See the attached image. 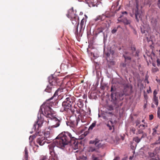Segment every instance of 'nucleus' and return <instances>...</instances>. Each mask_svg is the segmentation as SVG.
Returning <instances> with one entry per match:
<instances>
[{"instance_id":"obj_1","label":"nucleus","mask_w":160,"mask_h":160,"mask_svg":"<svg viewBox=\"0 0 160 160\" xmlns=\"http://www.w3.org/2000/svg\"><path fill=\"white\" fill-rule=\"evenodd\" d=\"M75 132L73 131L62 133L59 135L54 140L53 142L48 147L50 153L52 155H57L58 154L59 148H62L70 142L74 144L75 149L78 148V142L74 139Z\"/></svg>"},{"instance_id":"obj_2","label":"nucleus","mask_w":160,"mask_h":160,"mask_svg":"<svg viewBox=\"0 0 160 160\" xmlns=\"http://www.w3.org/2000/svg\"><path fill=\"white\" fill-rule=\"evenodd\" d=\"M51 108L45 105H43L40 107L39 112L47 117L50 118H52L53 117L51 112Z\"/></svg>"},{"instance_id":"obj_3","label":"nucleus","mask_w":160,"mask_h":160,"mask_svg":"<svg viewBox=\"0 0 160 160\" xmlns=\"http://www.w3.org/2000/svg\"><path fill=\"white\" fill-rule=\"evenodd\" d=\"M42 120L41 119H40L38 118L36 122L34 124L33 127L34 130H36V132H36L35 134L32 136H31L29 137L30 139H32L33 140L35 138L36 136H39V127H41L42 126Z\"/></svg>"},{"instance_id":"obj_4","label":"nucleus","mask_w":160,"mask_h":160,"mask_svg":"<svg viewBox=\"0 0 160 160\" xmlns=\"http://www.w3.org/2000/svg\"><path fill=\"white\" fill-rule=\"evenodd\" d=\"M71 107V102L70 97H67L62 104V108L60 111L63 112L64 111H67Z\"/></svg>"},{"instance_id":"obj_5","label":"nucleus","mask_w":160,"mask_h":160,"mask_svg":"<svg viewBox=\"0 0 160 160\" xmlns=\"http://www.w3.org/2000/svg\"><path fill=\"white\" fill-rule=\"evenodd\" d=\"M123 95V94L121 93H120L118 92H117L115 94H113L112 93L111 94V98H112V101L113 102V103L115 104H117L119 102V101L121 100L120 99L118 98V95L119 97H122Z\"/></svg>"},{"instance_id":"obj_6","label":"nucleus","mask_w":160,"mask_h":160,"mask_svg":"<svg viewBox=\"0 0 160 160\" xmlns=\"http://www.w3.org/2000/svg\"><path fill=\"white\" fill-rule=\"evenodd\" d=\"M51 119V120L50 121V123L52 128H56L60 126L61 122L60 120L54 117Z\"/></svg>"},{"instance_id":"obj_7","label":"nucleus","mask_w":160,"mask_h":160,"mask_svg":"<svg viewBox=\"0 0 160 160\" xmlns=\"http://www.w3.org/2000/svg\"><path fill=\"white\" fill-rule=\"evenodd\" d=\"M151 23L153 29L157 31L160 28L156 17H151L150 18Z\"/></svg>"},{"instance_id":"obj_8","label":"nucleus","mask_w":160,"mask_h":160,"mask_svg":"<svg viewBox=\"0 0 160 160\" xmlns=\"http://www.w3.org/2000/svg\"><path fill=\"white\" fill-rule=\"evenodd\" d=\"M49 82L51 86H56L57 85L58 79L52 76L49 77Z\"/></svg>"},{"instance_id":"obj_9","label":"nucleus","mask_w":160,"mask_h":160,"mask_svg":"<svg viewBox=\"0 0 160 160\" xmlns=\"http://www.w3.org/2000/svg\"><path fill=\"white\" fill-rule=\"evenodd\" d=\"M138 5L137 4L136 6V9L135 10V15L136 18V19L137 21V22H138L139 21V19H141V14L139 12H138Z\"/></svg>"},{"instance_id":"obj_10","label":"nucleus","mask_w":160,"mask_h":160,"mask_svg":"<svg viewBox=\"0 0 160 160\" xmlns=\"http://www.w3.org/2000/svg\"><path fill=\"white\" fill-rule=\"evenodd\" d=\"M45 138H43V137H40L37 138L36 142L40 145L42 146L45 143Z\"/></svg>"},{"instance_id":"obj_11","label":"nucleus","mask_w":160,"mask_h":160,"mask_svg":"<svg viewBox=\"0 0 160 160\" xmlns=\"http://www.w3.org/2000/svg\"><path fill=\"white\" fill-rule=\"evenodd\" d=\"M79 119H76L75 121L70 120V122H69V125L71 127H74L78 125V121H79Z\"/></svg>"},{"instance_id":"obj_12","label":"nucleus","mask_w":160,"mask_h":160,"mask_svg":"<svg viewBox=\"0 0 160 160\" xmlns=\"http://www.w3.org/2000/svg\"><path fill=\"white\" fill-rule=\"evenodd\" d=\"M52 134L50 133L49 131L46 132L44 134V137L45 139L48 141H49L51 140Z\"/></svg>"},{"instance_id":"obj_13","label":"nucleus","mask_w":160,"mask_h":160,"mask_svg":"<svg viewBox=\"0 0 160 160\" xmlns=\"http://www.w3.org/2000/svg\"><path fill=\"white\" fill-rule=\"evenodd\" d=\"M73 12L72 9H70L68 11V13L67 15V17L69 18H70L71 19L73 18L76 19V17L73 16Z\"/></svg>"},{"instance_id":"obj_14","label":"nucleus","mask_w":160,"mask_h":160,"mask_svg":"<svg viewBox=\"0 0 160 160\" xmlns=\"http://www.w3.org/2000/svg\"><path fill=\"white\" fill-rule=\"evenodd\" d=\"M147 127V124L144 122L143 124H140L139 125L138 128L143 131V130H144Z\"/></svg>"},{"instance_id":"obj_15","label":"nucleus","mask_w":160,"mask_h":160,"mask_svg":"<svg viewBox=\"0 0 160 160\" xmlns=\"http://www.w3.org/2000/svg\"><path fill=\"white\" fill-rule=\"evenodd\" d=\"M121 21L125 25L129 24L131 23L130 21L128 20L126 18H123L122 19Z\"/></svg>"},{"instance_id":"obj_16","label":"nucleus","mask_w":160,"mask_h":160,"mask_svg":"<svg viewBox=\"0 0 160 160\" xmlns=\"http://www.w3.org/2000/svg\"><path fill=\"white\" fill-rule=\"evenodd\" d=\"M52 88V86H51L50 84H49L47 86V87L45 89V91L47 92H51Z\"/></svg>"},{"instance_id":"obj_17","label":"nucleus","mask_w":160,"mask_h":160,"mask_svg":"<svg viewBox=\"0 0 160 160\" xmlns=\"http://www.w3.org/2000/svg\"><path fill=\"white\" fill-rule=\"evenodd\" d=\"M88 151L89 152H93L94 151H95L96 152H99L98 150L97 149H96L95 148L90 147H89L88 148Z\"/></svg>"},{"instance_id":"obj_18","label":"nucleus","mask_w":160,"mask_h":160,"mask_svg":"<svg viewBox=\"0 0 160 160\" xmlns=\"http://www.w3.org/2000/svg\"><path fill=\"white\" fill-rule=\"evenodd\" d=\"M92 160H102L101 158L99 157H97L95 154H92L91 156Z\"/></svg>"},{"instance_id":"obj_19","label":"nucleus","mask_w":160,"mask_h":160,"mask_svg":"<svg viewBox=\"0 0 160 160\" xmlns=\"http://www.w3.org/2000/svg\"><path fill=\"white\" fill-rule=\"evenodd\" d=\"M104 145V144L102 142V141L99 140V142L97 144L96 146L98 148H100L103 147Z\"/></svg>"},{"instance_id":"obj_20","label":"nucleus","mask_w":160,"mask_h":160,"mask_svg":"<svg viewBox=\"0 0 160 160\" xmlns=\"http://www.w3.org/2000/svg\"><path fill=\"white\" fill-rule=\"evenodd\" d=\"M99 140L98 138H96L94 140L90 141V143L94 144L96 146L99 142Z\"/></svg>"},{"instance_id":"obj_21","label":"nucleus","mask_w":160,"mask_h":160,"mask_svg":"<svg viewBox=\"0 0 160 160\" xmlns=\"http://www.w3.org/2000/svg\"><path fill=\"white\" fill-rule=\"evenodd\" d=\"M158 127V126H157L155 127L154 128L152 129L153 132L152 133V136H154L156 135L157 133V129Z\"/></svg>"},{"instance_id":"obj_22","label":"nucleus","mask_w":160,"mask_h":160,"mask_svg":"<svg viewBox=\"0 0 160 160\" xmlns=\"http://www.w3.org/2000/svg\"><path fill=\"white\" fill-rule=\"evenodd\" d=\"M136 129L134 127H131L130 129V133L131 134L134 135L135 134Z\"/></svg>"},{"instance_id":"obj_23","label":"nucleus","mask_w":160,"mask_h":160,"mask_svg":"<svg viewBox=\"0 0 160 160\" xmlns=\"http://www.w3.org/2000/svg\"><path fill=\"white\" fill-rule=\"evenodd\" d=\"M153 100L155 104L157 106L158 105V97L156 96H154Z\"/></svg>"},{"instance_id":"obj_24","label":"nucleus","mask_w":160,"mask_h":160,"mask_svg":"<svg viewBox=\"0 0 160 160\" xmlns=\"http://www.w3.org/2000/svg\"><path fill=\"white\" fill-rule=\"evenodd\" d=\"M133 139V140L137 143H138L141 141V139L139 138L138 137H134Z\"/></svg>"},{"instance_id":"obj_25","label":"nucleus","mask_w":160,"mask_h":160,"mask_svg":"<svg viewBox=\"0 0 160 160\" xmlns=\"http://www.w3.org/2000/svg\"><path fill=\"white\" fill-rule=\"evenodd\" d=\"M86 22V20L84 18L82 19V20H81L80 23L81 29H82V28L84 24V22Z\"/></svg>"},{"instance_id":"obj_26","label":"nucleus","mask_w":160,"mask_h":160,"mask_svg":"<svg viewBox=\"0 0 160 160\" xmlns=\"http://www.w3.org/2000/svg\"><path fill=\"white\" fill-rule=\"evenodd\" d=\"M58 90L57 91H56L55 92V93L54 94V95H53V96L51 98H50L49 99H48V100H52L54 98V97H56V96H58Z\"/></svg>"},{"instance_id":"obj_27","label":"nucleus","mask_w":160,"mask_h":160,"mask_svg":"<svg viewBox=\"0 0 160 160\" xmlns=\"http://www.w3.org/2000/svg\"><path fill=\"white\" fill-rule=\"evenodd\" d=\"M95 126L96 123L93 122L89 128L88 130H92L93 128Z\"/></svg>"},{"instance_id":"obj_28","label":"nucleus","mask_w":160,"mask_h":160,"mask_svg":"<svg viewBox=\"0 0 160 160\" xmlns=\"http://www.w3.org/2000/svg\"><path fill=\"white\" fill-rule=\"evenodd\" d=\"M24 151L25 152V157L26 159H27L28 157V150L26 148H25Z\"/></svg>"},{"instance_id":"obj_29","label":"nucleus","mask_w":160,"mask_h":160,"mask_svg":"<svg viewBox=\"0 0 160 160\" xmlns=\"http://www.w3.org/2000/svg\"><path fill=\"white\" fill-rule=\"evenodd\" d=\"M137 129H138V131H137V133H136L137 135H138V134H142V133H143L144 132H143V130L140 129L139 128H138Z\"/></svg>"},{"instance_id":"obj_30","label":"nucleus","mask_w":160,"mask_h":160,"mask_svg":"<svg viewBox=\"0 0 160 160\" xmlns=\"http://www.w3.org/2000/svg\"><path fill=\"white\" fill-rule=\"evenodd\" d=\"M148 154L149 156L151 157H154L156 155V153H155L150 152H148Z\"/></svg>"},{"instance_id":"obj_31","label":"nucleus","mask_w":160,"mask_h":160,"mask_svg":"<svg viewBox=\"0 0 160 160\" xmlns=\"http://www.w3.org/2000/svg\"><path fill=\"white\" fill-rule=\"evenodd\" d=\"M147 136V134L146 133L144 132L142 134V136L140 138L141 139V140L142 139V138H144L146 137Z\"/></svg>"},{"instance_id":"obj_32","label":"nucleus","mask_w":160,"mask_h":160,"mask_svg":"<svg viewBox=\"0 0 160 160\" xmlns=\"http://www.w3.org/2000/svg\"><path fill=\"white\" fill-rule=\"evenodd\" d=\"M141 122V121L138 120H136L135 122V124H136V126H138V125H139Z\"/></svg>"},{"instance_id":"obj_33","label":"nucleus","mask_w":160,"mask_h":160,"mask_svg":"<svg viewBox=\"0 0 160 160\" xmlns=\"http://www.w3.org/2000/svg\"><path fill=\"white\" fill-rule=\"evenodd\" d=\"M80 159L79 160H86L87 158L83 156H80Z\"/></svg>"},{"instance_id":"obj_34","label":"nucleus","mask_w":160,"mask_h":160,"mask_svg":"<svg viewBox=\"0 0 160 160\" xmlns=\"http://www.w3.org/2000/svg\"><path fill=\"white\" fill-rule=\"evenodd\" d=\"M117 28H114L112 30L111 32L112 33L114 34L117 32Z\"/></svg>"},{"instance_id":"obj_35","label":"nucleus","mask_w":160,"mask_h":160,"mask_svg":"<svg viewBox=\"0 0 160 160\" xmlns=\"http://www.w3.org/2000/svg\"><path fill=\"white\" fill-rule=\"evenodd\" d=\"M123 56L126 60H130L131 59V58L130 57L127 56L125 55H123Z\"/></svg>"},{"instance_id":"obj_36","label":"nucleus","mask_w":160,"mask_h":160,"mask_svg":"<svg viewBox=\"0 0 160 160\" xmlns=\"http://www.w3.org/2000/svg\"><path fill=\"white\" fill-rule=\"evenodd\" d=\"M157 65L158 66H160V59L158 58L157 60Z\"/></svg>"},{"instance_id":"obj_37","label":"nucleus","mask_w":160,"mask_h":160,"mask_svg":"<svg viewBox=\"0 0 160 160\" xmlns=\"http://www.w3.org/2000/svg\"><path fill=\"white\" fill-rule=\"evenodd\" d=\"M107 126L108 127L109 130H111L112 129V126H110L109 124H107Z\"/></svg>"},{"instance_id":"obj_38","label":"nucleus","mask_w":160,"mask_h":160,"mask_svg":"<svg viewBox=\"0 0 160 160\" xmlns=\"http://www.w3.org/2000/svg\"><path fill=\"white\" fill-rule=\"evenodd\" d=\"M153 118V116L152 114H151L149 116V118L150 120H152Z\"/></svg>"},{"instance_id":"obj_39","label":"nucleus","mask_w":160,"mask_h":160,"mask_svg":"<svg viewBox=\"0 0 160 160\" xmlns=\"http://www.w3.org/2000/svg\"><path fill=\"white\" fill-rule=\"evenodd\" d=\"M157 94V92L155 90H154L153 92V96H156Z\"/></svg>"},{"instance_id":"obj_40","label":"nucleus","mask_w":160,"mask_h":160,"mask_svg":"<svg viewBox=\"0 0 160 160\" xmlns=\"http://www.w3.org/2000/svg\"><path fill=\"white\" fill-rule=\"evenodd\" d=\"M102 20V18L100 16H99V17H98V18L97 19H96V21H98V20Z\"/></svg>"},{"instance_id":"obj_41","label":"nucleus","mask_w":160,"mask_h":160,"mask_svg":"<svg viewBox=\"0 0 160 160\" xmlns=\"http://www.w3.org/2000/svg\"><path fill=\"white\" fill-rule=\"evenodd\" d=\"M158 117L160 118V112H157Z\"/></svg>"},{"instance_id":"obj_42","label":"nucleus","mask_w":160,"mask_h":160,"mask_svg":"<svg viewBox=\"0 0 160 160\" xmlns=\"http://www.w3.org/2000/svg\"><path fill=\"white\" fill-rule=\"evenodd\" d=\"M147 138L149 139V141H151V140L152 139V137L151 136H148L147 137Z\"/></svg>"},{"instance_id":"obj_43","label":"nucleus","mask_w":160,"mask_h":160,"mask_svg":"<svg viewBox=\"0 0 160 160\" xmlns=\"http://www.w3.org/2000/svg\"><path fill=\"white\" fill-rule=\"evenodd\" d=\"M114 91V90H113V87L112 86L111 88V92H112L113 94H114L113 93V92H112Z\"/></svg>"},{"instance_id":"obj_44","label":"nucleus","mask_w":160,"mask_h":160,"mask_svg":"<svg viewBox=\"0 0 160 160\" xmlns=\"http://www.w3.org/2000/svg\"><path fill=\"white\" fill-rule=\"evenodd\" d=\"M122 14H127V12L126 11L123 12H122Z\"/></svg>"},{"instance_id":"obj_45","label":"nucleus","mask_w":160,"mask_h":160,"mask_svg":"<svg viewBox=\"0 0 160 160\" xmlns=\"http://www.w3.org/2000/svg\"><path fill=\"white\" fill-rule=\"evenodd\" d=\"M119 158L118 157H117L115 158H114L113 160H119Z\"/></svg>"},{"instance_id":"obj_46","label":"nucleus","mask_w":160,"mask_h":160,"mask_svg":"<svg viewBox=\"0 0 160 160\" xmlns=\"http://www.w3.org/2000/svg\"><path fill=\"white\" fill-rule=\"evenodd\" d=\"M160 149V148H158V147H157V148H156L155 149V151H157L158 150H159Z\"/></svg>"},{"instance_id":"obj_47","label":"nucleus","mask_w":160,"mask_h":160,"mask_svg":"<svg viewBox=\"0 0 160 160\" xmlns=\"http://www.w3.org/2000/svg\"><path fill=\"white\" fill-rule=\"evenodd\" d=\"M145 81H146L147 83H149V81H148V78H145Z\"/></svg>"},{"instance_id":"obj_48","label":"nucleus","mask_w":160,"mask_h":160,"mask_svg":"<svg viewBox=\"0 0 160 160\" xmlns=\"http://www.w3.org/2000/svg\"><path fill=\"white\" fill-rule=\"evenodd\" d=\"M72 23L73 24H75L76 23V22L75 21H74L73 20H72Z\"/></svg>"},{"instance_id":"obj_49","label":"nucleus","mask_w":160,"mask_h":160,"mask_svg":"<svg viewBox=\"0 0 160 160\" xmlns=\"http://www.w3.org/2000/svg\"><path fill=\"white\" fill-rule=\"evenodd\" d=\"M79 22H78V24H77V28H76V29H77V31H78V26L79 25Z\"/></svg>"},{"instance_id":"obj_50","label":"nucleus","mask_w":160,"mask_h":160,"mask_svg":"<svg viewBox=\"0 0 160 160\" xmlns=\"http://www.w3.org/2000/svg\"><path fill=\"white\" fill-rule=\"evenodd\" d=\"M157 112H160V107H158Z\"/></svg>"},{"instance_id":"obj_51","label":"nucleus","mask_w":160,"mask_h":160,"mask_svg":"<svg viewBox=\"0 0 160 160\" xmlns=\"http://www.w3.org/2000/svg\"><path fill=\"white\" fill-rule=\"evenodd\" d=\"M151 107L152 108H154V104H152V105H151Z\"/></svg>"},{"instance_id":"obj_52","label":"nucleus","mask_w":160,"mask_h":160,"mask_svg":"<svg viewBox=\"0 0 160 160\" xmlns=\"http://www.w3.org/2000/svg\"><path fill=\"white\" fill-rule=\"evenodd\" d=\"M160 4V0H158V4Z\"/></svg>"},{"instance_id":"obj_53","label":"nucleus","mask_w":160,"mask_h":160,"mask_svg":"<svg viewBox=\"0 0 160 160\" xmlns=\"http://www.w3.org/2000/svg\"><path fill=\"white\" fill-rule=\"evenodd\" d=\"M152 160H160V159H153Z\"/></svg>"},{"instance_id":"obj_54","label":"nucleus","mask_w":160,"mask_h":160,"mask_svg":"<svg viewBox=\"0 0 160 160\" xmlns=\"http://www.w3.org/2000/svg\"><path fill=\"white\" fill-rule=\"evenodd\" d=\"M122 139L123 140L124 139V138L123 137H122Z\"/></svg>"},{"instance_id":"obj_55","label":"nucleus","mask_w":160,"mask_h":160,"mask_svg":"<svg viewBox=\"0 0 160 160\" xmlns=\"http://www.w3.org/2000/svg\"><path fill=\"white\" fill-rule=\"evenodd\" d=\"M158 140H159V141L160 142V137H159V138Z\"/></svg>"},{"instance_id":"obj_56","label":"nucleus","mask_w":160,"mask_h":160,"mask_svg":"<svg viewBox=\"0 0 160 160\" xmlns=\"http://www.w3.org/2000/svg\"><path fill=\"white\" fill-rule=\"evenodd\" d=\"M144 120H142V122H144Z\"/></svg>"},{"instance_id":"obj_57","label":"nucleus","mask_w":160,"mask_h":160,"mask_svg":"<svg viewBox=\"0 0 160 160\" xmlns=\"http://www.w3.org/2000/svg\"><path fill=\"white\" fill-rule=\"evenodd\" d=\"M160 152H159V151H158L157 152H156V153H159Z\"/></svg>"},{"instance_id":"obj_58","label":"nucleus","mask_w":160,"mask_h":160,"mask_svg":"<svg viewBox=\"0 0 160 160\" xmlns=\"http://www.w3.org/2000/svg\"><path fill=\"white\" fill-rule=\"evenodd\" d=\"M120 27V26H118V27L117 28V29L119 27Z\"/></svg>"},{"instance_id":"obj_59","label":"nucleus","mask_w":160,"mask_h":160,"mask_svg":"<svg viewBox=\"0 0 160 160\" xmlns=\"http://www.w3.org/2000/svg\"><path fill=\"white\" fill-rule=\"evenodd\" d=\"M72 113H73V111L72 110Z\"/></svg>"},{"instance_id":"obj_60","label":"nucleus","mask_w":160,"mask_h":160,"mask_svg":"<svg viewBox=\"0 0 160 160\" xmlns=\"http://www.w3.org/2000/svg\"><path fill=\"white\" fill-rule=\"evenodd\" d=\"M35 146H36L38 147V145H35Z\"/></svg>"},{"instance_id":"obj_61","label":"nucleus","mask_w":160,"mask_h":160,"mask_svg":"<svg viewBox=\"0 0 160 160\" xmlns=\"http://www.w3.org/2000/svg\"><path fill=\"white\" fill-rule=\"evenodd\" d=\"M108 113H109V114H111V112H109Z\"/></svg>"},{"instance_id":"obj_62","label":"nucleus","mask_w":160,"mask_h":160,"mask_svg":"<svg viewBox=\"0 0 160 160\" xmlns=\"http://www.w3.org/2000/svg\"><path fill=\"white\" fill-rule=\"evenodd\" d=\"M110 122H111L112 123V121H110Z\"/></svg>"},{"instance_id":"obj_63","label":"nucleus","mask_w":160,"mask_h":160,"mask_svg":"<svg viewBox=\"0 0 160 160\" xmlns=\"http://www.w3.org/2000/svg\"><path fill=\"white\" fill-rule=\"evenodd\" d=\"M153 66H155V65H154V64H153Z\"/></svg>"},{"instance_id":"obj_64","label":"nucleus","mask_w":160,"mask_h":160,"mask_svg":"<svg viewBox=\"0 0 160 160\" xmlns=\"http://www.w3.org/2000/svg\"><path fill=\"white\" fill-rule=\"evenodd\" d=\"M134 50H135V48H134Z\"/></svg>"}]
</instances>
